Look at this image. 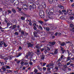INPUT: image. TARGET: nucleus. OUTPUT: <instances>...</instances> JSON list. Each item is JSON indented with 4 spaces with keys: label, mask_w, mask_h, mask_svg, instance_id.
<instances>
[{
    "label": "nucleus",
    "mask_w": 74,
    "mask_h": 74,
    "mask_svg": "<svg viewBox=\"0 0 74 74\" xmlns=\"http://www.w3.org/2000/svg\"><path fill=\"white\" fill-rule=\"evenodd\" d=\"M34 1H33V0H30L29 1L28 3V7H29V9L30 10H33V5H34Z\"/></svg>",
    "instance_id": "f257e3e1"
},
{
    "label": "nucleus",
    "mask_w": 74,
    "mask_h": 74,
    "mask_svg": "<svg viewBox=\"0 0 74 74\" xmlns=\"http://www.w3.org/2000/svg\"><path fill=\"white\" fill-rule=\"evenodd\" d=\"M22 9L25 11H27V10H28V6H27V5L24 4L22 6Z\"/></svg>",
    "instance_id": "f03ea898"
},
{
    "label": "nucleus",
    "mask_w": 74,
    "mask_h": 74,
    "mask_svg": "<svg viewBox=\"0 0 74 74\" xmlns=\"http://www.w3.org/2000/svg\"><path fill=\"white\" fill-rule=\"evenodd\" d=\"M1 69H2V70L3 71L2 72H4L7 70H6V68H5V67L4 65H3L2 66Z\"/></svg>",
    "instance_id": "7ed1b4c3"
},
{
    "label": "nucleus",
    "mask_w": 74,
    "mask_h": 74,
    "mask_svg": "<svg viewBox=\"0 0 74 74\" xmlns=\"http://www.w3.org/2000/svg\"><path fill=\"white\" fill-rule=\"evenodd\" d=\"M27 45H28V47H33V45L32 44L30 43L27 42Z\"/></svg>",
    "instance_id": "20e7f679"
},
{
    "label": "nucleus",
    "mask_w": 74,
    "mask_h": 74,
    "mask_svg": "<svg viewBox=\"0 0 74 74\" xmlns=\"http://www.w3.org/2000/svg\"><path fill=\"white\" fill-rule=\"evenodd\" d=\"M39 15H44V12L43 10H40L39 12Z\"/></svg>",
    "instance_id": "39448f33"
},
{
    "label": "nucleus",
    "mask_w": 74,
    "mask_h": 74,
    "mask_svg": "<svg viewBox=\"0 0 74 74\" xmlns=\"http://www.w3.org/2000/svg\"><path fill=\"white\" fill-rule=\"evenodd\" d=\"M36 23H34L33 24V26H34L33 29L34 30H37V28H36Z\"/></svg>",
    "instance_id": "423d86ee"
},
{
    "label": "nucleus",
    "mask_w": 74,
    "mask_h": 74,
    "mask_svg": "<svg viewBox=\"0 0 74 74\" xmlns=\"http://www.w3.org/2000/svg\"><path fill=\"white\" fill-rule=\"evenodd\" d=\"M69 15H72V16H74V12H71L69 13V15L68 16H69Z\"/></svg>",
    "instance_id": "0eeeda50"
},
{
    "label": "nucleus",
    "mask_w": 74,
    "mask_h": 74,
    "mask_svg": "<svg viewBox=\"0 0 74 74\" xmlns=\"http://www.w3.org/2000/svg\"><path fill=\"white\" fill-rule=\"evenodd\" d=\"M61 19H66L67 18V17L66 16H62L60 17Z\"/></svg>",
    "instance_id": "6e6552de"
},
{
    "label": "nucleus",
    "mask_w": 74,
    "mask_h": 74,
    "mask_svg": "<svg viewBox=\"0 0 74 74\" xmlns=\"http://www.w3.org/2000/svg\"><path fill=\"white\" fill-rule=\"evenodd\" d=\"M21 3H23V4H26V0H21Z\"/></svg>",
    "instance_id": "1a4fd4ad"
},
{
    "label": "nucleus",
    "mask_w": 74,
    "mask_h": 74,
    "mask_svg": "<svg viewBox=\"0 0 74 74\" xmlns=\"http://www.w3.org/2000/svg\"><path fill=\"white\" fill-rule=\"evenodd\" d=\"M48 47L47 48V51H50V49H51V46L50 45H47Z\"/></svg>",
    "instance_id": "9d476101"
},
{
    "label": "nucleus",
    "mask_w": 74,
    "mask_h": 74,
    "mask_svg": "<svg viewBox=\"0 0 74 74\" xmlns=\"http://www.w3.org/2000/svg\"><path fill=\"white\" fill-rule=\"evenodd\" d=\"M4 42H3L2 41H0V47H2L3 46L2 45L4 44Z\"/></svg>",
    "instance_id": "9b49d317"
},
{
    "label": "nucleus",
    "mask_w": 74,
    "mask_h": 74,
    "mask_svg": "<svg viewBox=\"0 0 74 74\" xmlns=\"http://www.w3.org/2000/svg\"><path fill=\"white\" fill-rule=\"evenodd\" d=\"M12 11L14 14H15V13L16 12V10H15V9L12 8Z\"/></svg>",
    "instance_id": "f8f14e48"
},
{
    "label": "nucleus",
    "mask_w": 74,
    "mask_h": 74,
    "mask_svg": "<svg viewBox=\"0 0 74 74\" xmlns=\"http://www.w3.org/2000/svg\"><path fill=\"white\" fill-rule=\"evenodd\" d=\"M58 7L59 8H62V9H64V6L61 5L59 4L58 5Z\"/></svg>",
    "instance_id": "ddd939ff"
},
{
    "label": "nucleus",
    "mask_w": 74,
    "mask_h": 74,
    "mask_svg": "<svg viewBox=\"0 0 74 74\" xmlns=\"http://www.w3.org/2000/svg\"><path fill=\"white\" fill-rule=\"evenodd\" d=\"M70 27H71L72 28V29L73 30V29H74V25L71 24L70 25Z\"/></svg>",
    "instance_id": "4468645a"
},
{
    "label": "nucleus",
    "mask_w": 74,
    "mask_h": 74,
    "mask_svg": "<svg viewBox=\"0 0 74 74\" xmlns=\"http://www.w3.org/2000/svg\"><path fill=\"white\" fill-rule=\"evenodd\" d=\"M5 67L7 69H11V67H10V66H7V65H4Z\"/></svg>",
    "instance_id": "2eb2a0df"
},
{
    "label": "nucleus",
    "mask_w": 74,
    "mask_h": 74,
    "mask_svg": "<svg viewBox=\"0 0 74 74\" xmlns=\"http://www.w3.org/2000/svg\"><path fill=\"white\" fill-rule=\"evenodd\" d=\"M56 0H49V1L50 4H52L53 3V1H55Z\"/></svg>",
    "instance_id": "dca6fc26"
},
{
    "label": "nucleus",
    "mask_w": 74,
    "mask_h": 74,
    "mask_svg": "<svg viewBox=\"0 0 74 74\" xmlns=\"http://www.w3.org/2000/svg\"><path fill=\"white\" fill-rule=\"evenodd\" d=\"M35 47L36 48H37V49H41V47H39L38 45H36L35 46Z\"/></svg>",
    "instance_id": "f3484780"
},
{
    "label": "nucleus",
    "mask_w": 74,
    "mask_h": 74,
    "mask_svg": "<svg viewBox=\"0 0 74 74\" xmlns=\"http://www.w3.org/2000/svg\"><path fill=\"white\" fill-rule=\"evenodd\" d=\"M22 14L23 15V16H28V15L25 13H22Z\"/></svg>",
    "instance_id": "a211bd4d"
},
{
    "label": "nucleus",
    "mask_w": 74,
    "mask_h": 74,
    "mask_svg": "<svg viewBox=\"0 0 74 74\" xmlns=\"http://www.w3.org/2000/svg\"><path fill=\"white\" fill-rule=\"evenodd\" d=\"M36 31H34V34H37V33H40V31L38 30H36Z\"/></svg>",
    "instance_id": "6ab92c4d"
},
{
    "label": "nucleus",
    "mask_w": 74,
    "mask_h": 74,
    "mask_svg": "<svg viewBox=\"0 0 74 74\" xmlns=\"http://www.w3.org/2000/svg\"><path fill=\"white\" fill-rule=\"evenodd\" d=\"M36 31H34V34H37V33H40V31L38 30H36Z\"/></svg>",
    "instance_id": "aec40b11"
},
{
    "label": "nucleus",
    "mask_w": 74,
    "mask_h": 74,
    "mask_svg": "<svg viewBox=\"0 0 74 74\" xmlns=\"http://www.w3.org/2000/svg\"><path fill=\"white\" fill-rule=\"evenodd\" d=\"M3 15H7V13L6 12V11H4L3 12Z\"/></svg>",
    "instance_id": "412c9836"
},
{
    "label": "nucleus",
    "mask_w": 74,
    "mask_h": 74,
    "mask_svg": "<svg viewBox=\"0 0 74 74\" xmlns=\"http://www.w3.org/2000/svg\"><path fill=\"white\" fill-rule=\"evenodd\" d=\"M28 54L29 56H33V53L32 52H31V53L29 52Z\"/></svg>",
    "instance_id": "4be33fe9"
},
{
    "label": "nucleus",
    "mask_w": 74,
    "mask_h": 74,
    "mask_svg": "<svg viewBox=\"0 0 74 74\" xmlns=\"http://www.w3.org/2000/svg\"><path fill=\"white\" fill-rule=\"evenodd\" d=\"M6 71H7V73H10L12 71L8 69H7Z\"/></svg>",
    "instance_id": "5701e85b"
},
{
    "label": "nucleus",
    "mask_w": 74,
    "mask_h": 74,
    "mask_svg": "<svg viewBox=\"0 0 74 74\" xmlns=\"http://www.w3.org/2000/svg\"><path fill=\"white\" fill-rule=\"evenodd\" d=\"M21 19L22 21H25V18L23 16L21 17Z\"/></svg>",
    "instance_id": "b1692460"
},
{
    "label": "nucleus",
    "mask_w": 74,
    "mask_h": 74,
    "mask_svg": "<svg viewBox=\"0 0 74 74\" xmlns=\"http://www.w3.org/2000/svg\"><path fill=\"white\" fill-rule=\"evenodd\" d=\"M49 43L51 45H54L55 44V42H49Z\"/></svg>",
    "instance_id": "393cba45"
},
{
    "label": "nucleus",
    "mask_w": 74,
    "mask_h": 74,
    "mask_svg": "<svg viewBox=\"0 0 74 74\" xmlns=\"http://www.w3.org/2000/svg\"><path fill=\"white\" fill-rule=\"evenodd\" d=\"M39 15H40V17H41V18H42V19H44V14H43V15L39 14Z\"/></svg>",
    "instance_id": "a878e982"
},
{
    "label": "nucleus",
    "mask_w": 74,
    "mask_h": 74,
    "mask_svg": "<svg viewBox=\"0 0 74 74\" xmlns=\"http://www.w3.org/2000/svg\"><path fill=\"white\" fill-rule=\"evenodd\" d=\"M49 11H50V13H52V14H53V12H54V10H53V9L50 10H49Z\"/></svg>",
    "instance_id": "bb28decb"
},
{
    "label": "nucleus",
    "mask_w": 74,
    "mask_h": 74,
    "mask_svg": "<svg viewBox=\"0 0 74 74\" xmlns=\"http://www.w3.org/2000/svg\"><path fill=\"white\" fill-rule=\"evenodd\" d=\"M44 50H45V53H47V47H45L43 48Z\"/></svg>",
    "instance_id": "cd10ccee"
},
{
    "label": "nucleus",
    "mask_w": 74,
    "mask_h": 74,
    "mask_svg": "<svg viewBox=\"0 0 74 74\" xmlns=\"http://www.w3.org/2000/svg\"><path fill=\"white\" fill-rule=\"evenodd\" d=\"M9 25H10V24L9 23H8L7 24V27H5V28H3V29H6V28H8V26H9Z\"/></svg>",
    "instance_id": "c85d7f7f"
},
{
    "label": "nucleus",
    "mask_w": 74,
    "mask_h": 74,
    "mask_svg": "<svg viewBox=\"0 0 74 74\" xmlns=\"http://www.w3.org/2000/svg\"><path fill=\"white\" fill-rule=\"evenodd\" d=\"M50 70H51V69H50L49 68H47V71L48 72H49V73H51V71H50Z\"/></svg>",
    "instance_id": "c756f323"
},
{
    "label": "nucleus",
    "mask_w": 74,
    "mask_h": 74,
    "mask_svg": "<svg viewBox=\"0 0 74 74\" xmlns=\"http://www.w3.org/2000/svg\"><path fill=\"white\" fill-rule=\"evenodd\" d=\"M58 65L59 68L61 67V66H62V64H60V62H59V63L58 64Z\"/></svg>",
    "instance_id": "7c9ffc66"
},
{
    "label": "nucleus",
    "mask_w": 74,
    "mask_h": 74,
    "mask_svg": "<svg viewBox=\"0 0 74 74\" xmlns=\"http://www.w3.org/2000/svg\"><path fill=\"white\" fill-rule=\"evenodd\" d=\"M38 69L40 70V71H42V69L40 67V66H37Z\"/></svg>",
    "instance_id": "2f4dec72"
},
{
    "label": "nucleus",
    "mask_w": 74,
    "mask_h": 74,
    "mask_svg": "<svg viewBox=\"0 0 74 74\" xmlns=\"http://www.w3.org/2000/svg\"><path fill=\"white\" fill-rule=\"evenodd\" d=\"M53 66V64H50L47 66V67H50V66Z\"/></svg>",
    "instance_id": "473e14b6"
},
{
    "label": "nucleus",
    "mask_w": 74,
    "mask_h": 74,
    "mask_svg": "<svg viewBox=\"0 0 74 74\" xmlns=\"http://www.w3.org/2000/svg\"><path fill=\"white\" fill-rule=\"evenodd\" d=\"M15 5H18L19 4V1H17L15 3Z\"/></svg>",
    "instance_id": "72a5a7b5"
},
{
    "label": "nucleus",
    "mask_w": 74,
    "mask_h": 74,
    "mask_svg": "<svg viewBox=\"0 0 74 74\" xmlns=\"http://www.w3.org/2000/svg\"><path fill=\"white\" fill-rule=\"evenodd\" d=\"M58 49H56V50L54 52L55 54H56V53H58Z\"/></svg>",
    "instance_id": "f704fd0d"
},
{
    "label": "nucleus",
    "mask_w": 74,
    "mask_h": 74,
    "mask_svg": "<svg viewBox=\"0 0 74 74\" xmlns=\"http://www.w3.org/2000/svg\"><path fill=\"white\" fill-rule=\"evenodd\" d=\"M38 22L39 23H40V24H42V23H43V22L41 21H38Z\"/></svg>",
    "instance_id": "c9c22d12"
},
{
    "label": "nucleus",
    "mask_w": 74,
    "mask_h": 74,
    "mask_svg": "<svg viewBox=\"0 0 74 74\" xmlns=\"http://www.w3.org/2000/svg\"><path fill=\"white\" fill-rule=\"evenodd\" d=\"M13 27H12V29H14V28H16V25H13Z\"/></svg>",
    "instance_id": "e433bc0d"
},
{
    "label": "nucleus",
    "mask_w": 74,
    "mask_h": 74,
    "mask_svg": "<svg viewBox=\"0 0 74 74\" xmlns=\"http://www.w3.org/2000/svg\"><path fill=\"white\" fill-rule=\"evenodd\" d=\"M26 22L28 21V22H32V20L30 19V20H28V19H27L26 20Z\"/></svg>",
    "instance_id": "4c0bfd02"
},
{
    "label": "nucleus",
    "mask_w": 74,
    "mask_h": 74,
    "mask_svg": "<svg viewBox=\"0 0 74 74\" xmlns=\"http://www.w3.org/2000/svg\"><path fill=\"white\" fill-rule=\"evenodd\" d=\"M3 46L5 47H7V45L5 44V42H4V43L3 44Z\"/></svg>",
    "instance_id": "58836bf2"
},
{
    "label": "nucleus",
    "mask_w": 74,
    "mask_h": 74,
    "mask_svg": "<svg viewBox=\"0 0 74 74\" xmlns=\"http://www.w3.org/2000/svg\"><path fill=\"white\" fill-rule=\"evenodd\" d=\"M2 59H3L5 60H8V58L7 57H6L5 58H3Z\"/></svg>",
    "instance_id": "ea45409f"
},
{
    "label": "nucleus",
    "mask_w": 74,
    "mask_h": 74,
    "mask_svg": "<svg viewBox=\"0 0 74 74\" xmlns=\"http://www.w3.org/2000/svg\"><path fill=\"white\" fill-rule=\"evenodd\" d=\"M65 45V43H64V42L61 44V46H64V45Z\"/></svg>",
    "instance_id": "a19ab883"
},
{
    "label": "nucleus",
    "mask_w": 74,
    "mask_h": 74,
    "mask_svg": "<svg viewBox=\"0 0 74 74\" xmlns=\"http://www.w3.org/2000/svg\"><path fill=\"white\" fill-rule=\"evenodd\" d=\"M70 19L71 20H73V19H74V17L73 16H71L70 17Z\"/></svg>",
    "instance_id": "79ce46f5"
},
{
    "label": "nucleus",
    "mask_w": 74,
    "mask_h": 74,
    "mask_svg": "<svg viewBox=\"0 0 74 74\" xmlns=\"http://www.w3.org/2000/svg\"><path fill=\"white\" fill-rule=\"evenodd\" d=\"M8 12L10 14H11V12H12L11 11V10H9L8 11Z\"/></svg>",
    "instance_id": "37998d69"
},
{
    "label": "nucleus",
    "mask_w": 74,
    "mask_h": 74,
    "mask_svg": "<svg viewBox=\"0 0 74 74\" xmlns=\"http://www.w3.org/2000/svg\"><path fill=\"white\" fill-rule=\"evenodd\" d=\"M21 55H22V53H19L18 55L17 56V57H19V56H21Z\"/></svg>",
    "instance_id": "c03bdc74"
},
{
    "label": "nucleus",
    "mask_w": 74,
    "mask_h": 74,
    "mask_svg": "<svg viewBox=\"0 0 74 74\" xmlns=\"http://www.w3.org/2000/svg\"><path fill=\"white\" fill-rule=\"evenodd\" d=\"M1 66H3H3L4 65V63L3 62H1Z\"/></svg>",
    "instance_id": "a18cd8bd"
},
{
    "label": "nucleus",
    "mask_w": 74,
    "mask_h": 74,
    "mask_svg": "<svg viewBox=\"0 0 74 74\" xmlns=\"http://www.w3.org/2000/svg\"><path fill=\"white\" fill-rule=\"evenodd\" d=\"M45 57L44 56H42L41 58V59L42 60H44V59Z\"/></svg>",
    "instance_id": "49530a36"
},
{
    "label": "nucleus",
    "mask_w": 74,
    "mask_h": 74,
    "mask_svg": "<svg viewBox=\"0 0 74 74\" xmlns=\"http://www.w3.org/2000/svg\"><path fill=\"white\" fill-rule=\"evenodd\" d=\"M37 52L38 53H40V50H39L38 49H37Z\"/></svg>",
    "instance_id": "de8ad7c7"
},
{
    "label": "nucleus",
    "mask_w": 74,
    "mask_h": 74,
    "mask_svg": "<svg viewBox=\"0 0 74 74\" xmlns=\"http://www.w3.org/2000/svg\"><path fill=\"white\" fill-rule=\"evenodd\" d=\"M34 34V37H37V34Z\"/></svg>",
    "instance_id": "09e8293b"
},
{
    "label": "nucleus",
    "mask_w": 74,
    "mask_h": 74,
    "mask_svg": "<svg viewBox=\"0 0 74 74\" xmlns=\"http://www.w3.org/2000/svg\"><path fill=\"white\" fill-rule=\"evenodd\" d=\"M34 72L35 73H37V72H38V70L36 69H35L34 70Z\"/></svg>",
    "instance_id": "8fccbe9b"
},
{
    "label": "nucleus",
    "mask_w": 74,
    "mask_h": 74,
    "mask_svg": "<svg viewBox=\"0 0 74 74\" xmlns=\"http://www.w3.org/2000/svg\"><path fill=\"white\" fill-rule=\"evenodd\" d=\"M54 70H56V71H57V70H58V68L57 67H56L54 69Z\"/></svg>",
    "instance_id": "3c124183"
},
{
    "label": "nucleus",
    "mask_w": 74,
    "mask_h": 74,
    "mask_svg": "<svg viewBox=\"0 0 74 74\" xmlns=\"http://www.w3.org/2000/svg\"><path fill=\"white\" fill-rule=\"evenodd\" d=\"M62 60V58H60L59 60H58V61H57V62H60V61H61Z\"/></svg>",
    "instance_id": "603ef678"
},
{
    "label": "nucleus",
    "mask_w": 74,
    "mask_h": 74,
    "mask_svg": "<svg viewBox=\"0 0 74 74\" xmlns=\"http://www.w3.org/2000/svg\"><path fill=\"white\" fill-rule=\"evenodd\" d=\"M29 63L27 62H25L24 63V65H28Z\"/></svg>",
    "instance_id": "864d4df0"
},
{
    "label": "nucleus",
    "mask_w": 74,
    "mask_h": 74,
    "mask_svg": "<svg viewBox=\"0 0 74 74\" xmlns=\"http://www.w3.org/2000/svg\"><path fill=\"white\" fill-rule=\"evenodd\" d=\"M61 51H65V50H63V47H61Z\"/></svg>",
    "instance_id": "5fc2aeb1"
},
{
    "label": "nucleus",
    "mask_w": 74,
    "mask_h": 74,
    "mask_svg": "<svg viewBox=\"0 0 74 74\" xmlns=\"http://www.w3.org/2000/svg\"><path fill=\"white\" fill-rule=\"evenodd\" d=\"M29 25H30V26H32V23H31V22H29Z\"/></svg>",
    "instance_id": "6e6d98bb"
},
{
    "label": "nucleus",
    "mask_w": 74,
    "mask_h": 74,
    "mask_svg": "<svg viewBox=\"0 0 74 74\" xmlns=\"http://www.w3.org/2000/svg\"><path fill=\"white\" fill-rule=\"evenodd\" d=\"M18 10L19 12H21V11H22V9L18 8Z\"/></svg>",
    "instance_id": "4d7b16f0"
},
{
    "label": "nucleus",
    "mask_w": 74,
    "mask_h": 74,
    "mask_svg": "<svg viewBox=\"0 0 74 74\" xmlns=\"http://www.w3.org/2000/svg\"><path fill=\"white\" fill-rule=\"evenodd\" d=\"M39 26V28L41 30H42V27H41V26L40 25Z\"/></svg>",
    "instance_id": "13d9d810"
},
{
    "label": "nucleus",
    "mask_w": 74,
    "mask_h": 74,
    "mask_svg": "<svg viewBox=\"0 0 74 74\" xmlns=\"http://www.w3.org/2000/svg\"><path fill=\"white\" fill-rule=\"evenodd\" d=\"M18 48L19 49H20L21 50L22 49V47L21 46L19 47Z\"/></svg>",
    "instance_id": "bf43d9fd"
},
{
    "label": "nucleus",
    "mask_w": 74,
    "mask_h": 74,
    "mask_svg": "<svg viewBox=\"0 0 74 74\" xmlns=\"http://www.w3.org/2000/svg\"><path fill=\"white\" fill-rule=\"evenodd\" d=\"M21 33L23 35L25 34V32H23V31H22L21 32Z\"/></svg>",
    "instance_id": "052dcab7"
},
{
    "label": "nucleus",
    "mask_w": 74,
    "mask_h": 74,
    "mask_svg": "<svg viewBox=\"0 0 74 74\" xmlns=\"http://www.w3.org/2000/svg\"><path fill=\"white\" fill-rule=\"evenodd\" d=\"M58 34V33L57 32L55 34V36H57V35Z\"/></svg>",
    "instance_id": "680f3d73"
},
{
    "label": "nucleus",
    "mask_w": 74,
    "mask_h": 74,
    "mask_svg": "<svg viewBox=\"0 0 74 74\" xmlns=\"http://www.w3.org/2000/svg\"><path fill=\"white\" fill-rule=\"evenodd\" d=\"M46 68L45 67H43V70H46Z\"/></svg>",
    "instance_id": "e2e57ef3"
},
{
    "label": "nucleus",
    "mask_w": 74,
    "mask_h": 74,
    "mask_svg": "<svg viewBox=\"0 0 74 74\" xmlns=\"http://www.w3.org/2000/svg\"><path fill=\"white\" fill-rule=\"evenodd\" d=\"M50 29L49 28L47 27V31H49V30Z\"/></svg>",
    "instance_id": "0e129e2a"
},
{
    "label": "nucleus",
    "mask_w": 74,
    "mask_h": 74,
    "mask_svg": "<svg viewBox=\"0 0 74 74\" xmlns=\"http://www.w3.org/2000/svg\"><path fill=\"white\" fill-rule=\"evenodd\" d=\"M62 12H66V10H62Z\"/></svg>",
    "instance_id": "69168bd1"
},
{
    "label": "nucleus",
    "mask_w": 74,
    "mask_h": 74,
    "mask_svg": "<svg viewBox=\"0 0 74 74\" xmlns=\"http://www.w3.org/2000/svg\"><path fill=\"white\" fill-rule=\"evenodd\" d=\"M38 45L39 47H42V45L40 44H38Z\"/></svg>",
    "instance_id": "338daca9"
},
{
    "label": "nucleus",
    "mask_w": 74,
    "mask_h": 74,
    "mask_svg": "<svg viewBox=\"0 0 74 74\" xmlns=\"http://www.w3.org/2000/svg\"><path fill=\"white\" fill-rule=\"evenodd\" d=\"M71 5L73 8L74 7V3H73Z\"/></svg>",
    "instance_id": "774afa93"
}]
</instances>
